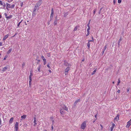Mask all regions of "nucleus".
<instances>
[{
	"label": "nucleus",
	"instance_id": "nucleus-1",
	"mask_svg": "<svg viewBox=\"0 0 131 131\" xmlns=\"http://www.w3.org/2000/svg\"><path fill=\"white\" fill-rule=\"evenodd\" d=\"M86 126V124L85 121L81 125V128L82 129H84Z\"/></svg>",
	"mask_w": 131,
	"mask_h": 131
},
{
	"label": "nucleus",
	"instance_id": "nucleus-2",
	"mask_svg": "<svg viewBox=\"0 0 131 131\" xmlns=\"http://www.w3.org/2000/svg\"><path fill=\"white\" fill-rule=\"evenodd\" d=\"M70 69V68L69 67H68L66 68L65 70V75L67 74L68 72Z\"/></svg>",
	"mask_w": 131,
	"mask_h": 131
},
{
	"label": "nucleus",
	"instance_id": "nucleus-3",
	"mask_svg": "<svg viewBox=\"0 0 131 131\" xmlns=\"http://www.w3.org/2000/svg\"><path fill=\"white\" fill-rule=\"evenodd\" d=\"M9 69V67L8 66H7L3 68L2 71L4 72L6 71L7 69Z\"/></svg>",
	"mask_w": 131,
	"mask_h": 131
},
{
	"label": "nucleus",
	"instance_id": "nucleus-4",
	"mask_svg": "<svg viewBox=\"0 0 131 131\" xmlns=\"http://www.w3.org/2000/svg\"><path fill=\"white\" fill-rule=\"evenodd\" d=\"M64 112V110L62 108H61L60 109V112L62 115H63Z\"/></svg>",
	"mask_w": 131,
	"mask_h": 131
},
{
	"label": "nucleus",
	"instance_id": "nucleus-5",
	"mask_svg": "<svg viewBox=\"0 0 131 131\" xmlns=\"http://www.w3.org/2000/svg\"><path fill=\"white\" fill-rule=\"evenodd\" d=\"M131 125V119H130V120L129 121L127 122V124L126 126V127L127 128H128Z\"/></svg>",
	"mask_w": 131,
	"mask_h": 131
},
{
	"label": "nucleus",
	"instance_id": "nucleus-6",
	"mask_svg": "<svg viewBox=\"0 0 131 131\" xmlns=\"http://www.w3.org/2000/svg\"><path fill=\"white\" fill-rule=\"evenodd\" d=\"M36 10V9H34L32 13V16H35L37 12Z\"/></svg>",
	"mask_w": 131,
	"mask_h": 131
},
{
	"label": "nucleus",
	"instance_id": "nucleus-7",
	"mask_svg": "<svg viewBox=\"0 0 131 131\" xmlns=\"http://www.w3.org/2000/svg\"><path fill=\"white\" fill-rule=\"evenodd\" d=\"M62 108L64 109V110H65L66 111H68V107L66 106L65 105H63V106L62 107Z\"/></svg>",
	"mask_w": 131,
	"mask_h": 131
},
{
	"label": "nucleus",
	"instance_id": "nucleus-8",
	"mask_svg": "<svg viewBox=\"0 0 131 131\" xmlns=\"http://www.w3.org/2000/svg\"><path fill=\"white\" fill-rule=\"evenodd\" d=\"M119 115L117 114L116 117L114 118V120L115 121H118L119 120Z\"/></svg>",
	"mask_w": 131,
	"mask_h": 131
},
{
	"label": "nucleus",
	"instance_id": "nucleus-9",
	"mask_svg": "<svg viewBox=\"0 0 131 131\" xmlns=\"http://www.w3.org/2000/svg\"><path fill=\"white\" fill-rule=\"evenodd\" d=\"M64 64L65 66H71V65L70 64H69L68 63L66 62H64Z\"/></svg>",
	"mask_w": 131,
	"mask_h": 131
},
{
	"label": "nucleus",
	"instance_id": "nucleus-10",
	"mask_svg": "<svg viewBox=\"0 0 131 131\" xmlns=\"http://www.w3.org/2000/svg\"><path fill=\"white\" fill-rule=\"evenodd\" d=\"M122 40V37H120V39H119V40L118 41V47H119V46L120 45V42Z\"/></svg>",
	"mask_w": 131,
	"mask_h": 131
},
{
	"label": "nucleus",
	"instance_id": "nucleus-11",
	"mask_svg": "<svg viewBox=\"0 0 131 131\" xmlns=\"http://www.w3.org/2000/svg\"><path fill=\"white\" fill-rule=\"evenodd\" d=\"M58 20V18L57 16H56L55 18V20L54 21V25H56L57 24V20Z\"/></svg>",
	"mask_w": 131,
	"mask_h": 131
},
{
	"label": "nucleus",
	"instance_id": "nucleus-12",
	"mask_svg": "<svg viewBox=\"0 0 131 131\" xmlns=\"http://www.w3.org/2000/svg\"><path fill=\"white\" fill-rule=\"evenodd\" d=\"M30 74L29 76V80H31V79H32L31 77L32 75V72H31V71H30Z\"/></svg>",
	"mask_w": 131,
	"mask_h": 131
},
{
	"label": "nucleus",
	"instance_id": "nucleus-13",
	"mask_svg": "<svg viewBox=\"0 0 131 131\" xmlns=\"http://www.w3.org/2000/svg\"><path fill=\"white\" fill-rule=\"evenodd\" d=\"M8 34H7V35H6L5 36L3 39V40H6V39L8 37Z\"/></svg>",
	"mask_w": 131,
	"mask_h": 131
},
{
	"label": "nucleus",
	"instance_id": "nucleus-14",
	"mask_svg": "<svg viewBox=\"0 0 131 131\" xmlns=\"http://www.w3.org/2000/svg\"><path fill=\"white\" fill-rule=\"evenodd\" d=\"M41 4V2H38L36 4V6H35V7H38Z\"/></svg>",
	"mask_w": 131,
	"mask_h": 131
},
{
	"label": "nucleus",
	"instance_id": "nucleus-15",
	"mask_svg": "<svg viewBox=\"0 0 131 131\" xmlns=\"http://www.w3.org/2000/svg\"><path fill=\"white\" fill-rule=\"evenodd\" d=\"M10 6H11V5L10 4L7 3L6 8H10Z\"/></svg>",
	"mask_w": 131,
	"mask_h": 131
},
{
	"label": "nucleus",
	"instance_id": "nucleus-16",
	"mask_svg": "<svg viewBox=\"0 0 131 131\" xmlns=\"http://www.w3.org/2000/svg\"><path fill=\"white\" fill-rule=\"evenodd\" d=\"M12 50V48H10L7 51V53L9 54Z\"/></svg>",
	"mask_w": 131,
	"mask_h": 131
},
{
	"label": "nucleus",
	"instance_id": "nucleus-17",
	"mask_svg": "<svg viewBox=\"0 0 131 131\" xmlns=\"http://www.w3.org/2000/svg\"><path fill=\"white\" fill-rule=\"evenodd\" d=\"M41 65H40L38 68V69H37L38 70V71H39V72H40V68H41Z\"/></svg>",
	"mask_w": 131,
	"mask_h": 131
},
{
	"label": "nucleus",
	"instance_id": "nucleus-18",
	"mask_svg": "<svg viewBox=\"0 0 131 131\" xmlns=\"http://www.w3.org/2000/svg\"><path fill=\"white\" fill-rule=\"evenodd\" d=\"M13 117L11 118L10 120V121H9V123H11L13 121Z\"/></svg>",
	"mask_w": 131,
	"mask_h": 131
},
{
	"label": "nucleus",
	"instance_id": "nucleus-19",
	"mask_svg": "<svg viewBox=\"0 0 131 131\" xmlns=\"http://www.w3.org/2000/svg\"><path fill=\"white\" fill-rule=\"evenodd\" d=\"M12 17V15H10L9 16H8L6 18L7 19H10V18H11Z\"/></svg>",
	"mask_w": 131,
	"mask_h": 131
},
{
	"label": "nucleus",
	"instance_id": "nucleus-20",
	"mask_svg": "<svg viewBox=\"0 0 131 131\" xmlns=\"http://www.w3.org/2000/svg\"><path fill=\"white\" fill-rule=\"evenodd\" d=\"M26 116V115H24L21 116V118L25 119Z\"/></svg>",
	"mask_w": 131,
	"mask_h": 131
},
{
	"label": "nucleus",
	"instance_id": "nucleus-21",
	"mask_svg": "<svg viewBox=\"0 0 131 131\" xmlns=\"http://www.w3.org/2000/svg\"><path fill=\"white\" fill-rule=\"evenodd\" d=\"M53 14H51L50 16V21H51V20L52 19L53 17Z\"/></svg>",
	"mask_w": 131,
	"mask_h": 131
},
{
	"label": "nucleus",
	"instance_id": "nucleus-22",
	"mask_svg": "<svg viewBox=\"0 0 131 131\" xmlns=\"http://www.w3.org/2000/svg\"><path fill=\"white\" fill-rule=\"evenodd\" d=\"M80 101V99H79L78 100H76L75 102H76V103L77 104V103L78 102H79Z\"/></svg>",
	"mask_w": 131,
	"mask_h": 131
},
{
	"label": "nucleus",
	"instance_id": "nucleus-23",
	"mask_svg": "<svg viewBox=\"0 0 131 131\" xmlns=\"http://www.w3.org/2000/svg\"><path fill=\"white\" fill-rule=\"evenodd\" d=\"M96 69H95V70L94 71H93V72H92V75H93L96 72Z\"/></svg>",
	"mask_w": 131,
	"mask_h": 131
},
{
	"label": "nucleus",
	"instance_id": "nucleus-24",
	"mask_svg": "<svg viewBox=\"0 0 131 131\" xmlns=\"http://www.w3.org/2000/svg\"><path fill=\"white\" fill-rule=\"evenodd\" d=\"M68 14V12H67L66 13H64V17H65L66 16H67V15Z\"/></svg>",
	"mask_w": 131,
	"mask_h": 131
},
{
	"label": "nucleus",
	"instance_id": "nucleus-25",
	"mask_svg": "<svg viewBox=\"0 0 131 131\" xmlns=\"http://www.w3.org/2000/svg\"><path fill=\"white\" fill-rule=\"evenodd\" d=\"M15 131H18V126H15Z\"/></svg>",
	"mask_w": 131,
	"mask_h": 131
},
{
	"label": "nucleus",
	"instance_id": "nucleus-26",
	"mask_svg": "<svg viewBox=\"0 0 131 131\" xmlns=\"http://www.w3.org/2000/svg\"><path fill=\"white\" fill-rule=\"evenodd\" d=\"M78 27H79V26H76V27H75L73 30L74 31H76L77 30V29Z\"/></svg>",
	"mask_w": 131,
	"mask_h": 131
},
{
	"label": "nucleus",
	"instance_id": "nucleus-27",
	"mask_svg": "<svg viewBox=\"0 0 131 131\" xmlns=\"http://www.w3.org/2000/svg\"><path fill=\"white\" fill-rule=\"evenodd\" d=\"M90 21H91V20H90L89 21V22L88 23V24L87 26H88V27H90Z\"/></svg>",
	"mask_w": 131,
	"mask_h": 131
},
{
	"label": "nucleus",
	"instance_id": "nucleus-28",
	"mask_svg": "<svg viewBox=\"0 0 131 131\" xmlns=\"http://www.w3.org/2000/svg\"><path fill=\"white\" fill-rule=\"evenodd\" d=\"M88 28L87 29V31L88 32H90L89 30L90 29V27H88Z\"/></svg>",
	"mask_w": 131,
	"mask_h": 131
},
{
	"label": "nucleus",
	"instance_id": "nucleus-29",
	"mask_svg": "<svg viewBox=\"0 0 131 131\" xmlns=\"http://www.w3.org/2000/svg\"><path fill=\"white\" fill-rule=\"evenodd\" d=\"M14 4H13L12 5H11V6L10 7L11 8H14Z\"/></svg>",
	"mask_w": 131,
	"mask_h": 131
},
{
	"label": "nucleus",
	"instance_id": "nucleus-30",
	"mask_svg": "<svg viewBox=\"0 0 131 131\" xmlns=\"http://www.w3.org/2000/svg\"><path fill=\"white\" fill-rule=\"evenodd\" d=\"M90 43L89 42H88V43L87 44V46L89 48L90 47Z\"/></svg>",
	"mask_w": 131,
	"mask_h": 131
},
{
	"label": "nucleus",
	"instance_id": "nucleus-31",
	"mask_svg": "<svg viewBox=\"0 0 131 131\" xmlns=\"http://www.w3.org/2000/svg\"><path fill=\"white\" fill-rule=\"evenodd\" d=\"M25 65V63L24 62H23V64H22V67L23 68H24Z\"/></svg>",
	"mask_w": 131,
	"mask_h": 131
},
{
	"label": "nucleus",
	"instance_id": "nucleus-32",
	"mask_svg": "<svg viewBox=\"0 0 131 131\" xmlns=\"http://www.w3.org/2000/svg\"><path fill=\"white\" fill-rule=\"evenodd\" d=\"M36 121H34V126H35L37 124V123H36Z\"/></svg>",
	"mask_w": 131,
	"mask_h": 131
},
{
	"label": "nucleus",
	"instance_id": "nucleus-33",
	"mask_svg": "<svg viewBox=\"0 0 131 131\" xmlns=\"http://www.w3.org/2000/svg\"><path fill=\"white\" fill-rule=\"evenodd\" d=\"M54 13V11L53 10V9H52L51 10V14H53Z\"/></svg>",
	"mask_w": 131,
	"mask_h": 131
},
{
	"label": "nucleus",
	"instance_id": "nucleus-34",
	"mask_svg": "<svg viewBox=\"0 0 131 131\" xmlns=\"http://www.w3.org/2000/svg\"><path fill=\"white\" fill-rule=\"evenodd\" d=\"M31 81H32V79H31V80H29V85H31Z\"/></svg>",
	"mask_w": 131,
	"mask_h": 131
},
{
	"label": "nucleus",
	"instance_id": "nucleus-35",
	"mask_svg": "<svg viewBox=\"0 0 131 131\" xmlns=\"http://www.w3.org/2000/svg\"><path fill=\"white\" fill-rule=\"evenodd\" d=\"M18 122H16V124H15V126H18Z\"/></svg>",
	"mask_w": 131,
	"mask_h": 131
},
{
	"label": "nucleus",
	"instance_id": "nucleus-36",
	"mask_svg": "<svg viewBox=\"0 0 131 131\" xmlns=\"http://www.w3.org/2000/svg\"><path fill=\"white\" fill-rule=\"evenodd\" d=\"M120 80H119V79H118V83H117V85H119V83H120Z\"/></svg>",
	"mask_w": 131,
	"mask_h": 131
},
{
	"label": "nucleus",
	"instance_id": "nucleus-37",
	"mask_svg": "<svg viewBox=\"0 0 131 131\" xmlns=\"http://www.w3.org/2000/svg\"><path fill=\"white\" fill-rule=\"evenodd\" d=\"M77 105V104L76 102H75L73 104V106L75 107Z\"/></svg>",
	"mask_w": 131,
	"mask_h": 131
},
{
	"label": "nucleus",
	"instance_id": "nucleus-38",
	"mask_svg": "<svg viewBox=\"0 0 131 131\" xmlns=\"http://www.w3.org/2000/svg\"><path fill=\"white\" fill-rule=\"evenodd\" d=\"M122 0H118V3H121Z\"/></svg>",
	"mask_w": 131,
	"mask_h": 131
},
{
	"label": "nucleus",
	"instance_id": "nucleus-39",
	"mask_svg": "<svg viewBox=\"0 0 131 131\" xmlns=\"http://www.w3.org/2000/svg\"><path fill=\"white\" fill-rule=\"evenodd\" d=\"M21 23V22H19V23L17 25V27H19V26L20 24Z\"/></svg>",
	"mask_w": 131,
	"mask_h": 131
},
{
	"label": "nucleus",
	"instance_id": "nucleus-40",
	"mask_svg": "<svg viewBox=\"0 0 131 131\" xmlns=\"http://www.w3.org/2000/svg\"><path fill=\"white\" fill-rule=\"evenodd\" d=\"M113 3L114 4H115L116 3V0H113Z\"/></svg>",
	"mask_w": 131,
	"mask_h": 131
},
{
	"label": "nucleus",
	"instance_id": "nucleus-41",
	"mask_svg": "<svg viewBox=\"0 0 131 131\" xmlns=\"http://www.w3.org/2000/svg\"><path fill=\"white\" fill-rule=\"evenodd\" d=\"M4 15L6 17H6H8V16H7V14L6 13H5L4 14Z\"/></svg>",
	"mask_w": 131,
	"mask_h": 131
},
{
	"label": "nucleus",
	"instance_id": "nucleus-42",
	"mask_svg": "<svg viewBox=\"0 0 131 131\" xmlns=\"http://www.w3.org/2000/svg\"><path fill=\"white\" fill-rule=\"evenodd\" d=\"M130 89L129 88H127V92H129V90H130Z\"/></svg>",
	"mask_w": 131,
	"mask_h": 131
},
{
	"label": "nucleus",
	"instance_id": "nucleus-43",
	"mask_svg": "<svg viewBox=\"0 0 131 131\" xmlns=\"http://www.w3.org/2000/svg\"><path fill=\"white\" fill-rule=\"evenodd\" d=\"M97 114H96V115H95L94 116V117H95V118L96 119H97Z\"/></svg>",
	"mask_w": 131,
	"mask_h": 131
},
{
	"label": "nucleus",
	"instance_id": "nucleus-44",
	"mask_svg": "<svg viewBox=\"0 0 131 131\" xmlns=\"http://www.w3.org/2000/svg\"><path fill=\"white\" fill-rule=\"evenodd\" d=\"M47 66L49 68H50V67L49 66V64H48L47 65Z\"/></svg>",
	"mask_w": 131,
	"mask_h": 131
},
{
	"label": "nucleus",
	"instance_id": "nucleus-45",
	"mask_svg": "<svg viewBox=\"0 0 131 131\" xmlns=\"http://www.w3.org/2000/svg\"><path fill=\"white\" fill-rule=\"evenodd\" d=\"M51 128H52V130H53V126L52 125L51 126Z\"/></svg>",
	"mask_w": 131,
	"mask_h": 131
},
{
	"label": "nucleus",
	"instance_id": "nucleus-46",
	"mask_svg": "<svg viewBox=\"0 0 131 131\" xmlns=\"http://www.w3.org/2000/svg\"><path fill=\"white\" fill-rule=\"evenodd\" d=\"M42 59H43V60L44 62V61H46V59L45 58H43Z\"/></svg>",
	"mask_w": 131,
	"mask_h": 131
},
{
	"label": "nucleus",
	"instance_id": "nucleus-47",
	"mask_svg": "<svg viewBox=\"0 0 131 131\" xmlns=\"http://www.w3.org/2000/svg\"><path fill=\"white\" fill-rule=\"evenodd\" d=\"M89 34H90V32H87V34L86 35V36H87L89 35Z\"/></svg>",
	"mask_w": 131,
	"mask_h": 131
},
{
	"label": "nucleus",
	"instance_id": "nucleus-48",
	"mask_svg": "<svg viewBox=\"0 0 131 131\" xmlns=\"http://www.w3.org/2000/svg\"><path fill=\"white\" fill-rule=\"evenodd\" d=\"M120 92V91L119 90H118L117 91V92L118 93H119Z\"/></svg>",
	"mask_w": 131,
	"mask_h": 131
},
{
	"label": "nucleus",
	"instance_id": "nucleus-49",
	"mask_svg": "<svg viewBox=\"0 0 131 131\" xmlns=\"http://www.w3.org/2000/svg\"><path fill=\"white\" fill-rule=\"evenodd\" d=\"M2 2L1 1H0V5H3V4L2 3Z\"/></svg>",
	"mask_w": 131,
	"mask_h": 131
},
{
	"label": "nucleus",
	"instance_id": "nucleus-50",
	"mask_svg": "<svg viewBox=\"0 0 131 131\" xmlns=\"http://www.w3.org/2000/svg\"><path fill=\"white\" fill-rule=\"evenodd\" d=\"M50 20L48 22V25H49L50 24Z\"/></svg>",
	"mask_w": 131,
	"mask_h": 131
},
{
	"label": "nucleus",
	"instance_id": "nucleus-51",
	"mask_svg": "<svg viewBox=\"0 0 131 131\" xmlns=\"http://www.w3.org/2000/svg\"><path fill=\"white\" fill-rule=\"evenodd\" d=\"M44 65H45L46 63V61H44Z\"/></svg>",
	"mask_w": 131,
	"mask_h": 131
},
{
	"label": "nucleus",
	"instance_id": "nucleus-52",
	"mask_svg": "<svg viewBox=\"0 0 131 131\" xmlns=\"http://www.w3.org/2000/svg\"><path fill=\"white\" fill-rule=\"evenodd\" d=\"M34 121H36V117H34Z\"/></svg>",
	"mask_w": 131,
	"mask_h": 131
},
{
	"label": "nucleus",
	"instance_id": "nucleus-53",
	"mask_svg": "<svg viewBox=\"0 0 131 131\" xmlns=\"http://www.w3.org/2000/svg\"><path fill=\"white\" fill-rule=\"evenodd\" d=\"M7 57H6V56H5V58H4L3 60H6V58H7Z\"/></svg>",
	"mask_w": 131,
	"mask_h": 131
},
{
	"label": "nucleus",
	"instance_id": "nucleus-54",
	"mask_svg": "<svg viewBox=\"0 0 131 131\" xmlns=\"http://www.w3.org/2000/svg\"><path fill=\"white\" fill-rule=\"evenodd\" d=\"M93 40H90L89 41V42H93Z\"/></svg>",
	"mask_w": 131,
	"mask_h": 131
},
{
	"label": "nucleus",
	"instance_id": "nucleus-55",
	"mask_svg": "<svg viewBox=\"0 0 131 131\" xmlns=\"http://www.w3.org/2000/svg\"><path fill=\"white\" fill-rule=\"evenodd\" d=\"M2 42H0V46H2Z\"/></svg>",
	"mask_w": 131,
	"mask_h": 131
},
{
	"label": "nucleus",
	"instance_id": "nucleus-56",
	"mask_svg": "<svg viewBox=\"0 0 131 131\" xmlns=\"http://www.w3.org/2000/svg\"><path fill=\"white\" fill-rule=\"evenodd\" d=\"M115 125L114 124H112V126H113L114 127V126Z\"/></svg>",
	"mask_w": 131,
	"mask_h": 131
},
{
	"label": "nucleus",
	"instance_id": "nucleus-57",
	"mask_svg": "<svg viewBox=\"0 0 131 131\" xmlns=\"http://www.w3.org/2000/svg\"><path fill=\"white\" fill-rule=\"evenodd\" d=\"M42 0H40L38 2H41H41H42Z\"/></svg>",
	"mask_w": 131,
	"mask_h": 131
},
{
	"label": "nucleus",
	"instance_id": "nucleus-58",
	"mask_svg": "<svg viewBox=\"0 0 131 131\" xmlns=\"http://www.w3.org/2000/svg\"><path fill=\"white\" fill-rule=\"evenodd\" d=\"M49 71L50 73H51V71L50 70H49Z\"/></svg>",
	"mask_w": 131,
	"mask_h": 131
},
{
	"label": "nucleus",
	"instance_id": "nucleus-59",
	"mask_svg": "<svg viewBox=\"0 0 131 131\" xmlns=\"http://www.w3.org/2000/svg\"><path fill=\"white\" fill-rule=\"evenodd\" d=\"M41 57V58H42V59H43V58H44V57L43 56H42Z\"/></svg>",
	"mask_w": 131,
	"mask_h": 131
},
{
	"label": "nucleus",
	"instance_id": "nucleus-60",
	"mask_svg": "<svg viewBox=\"0 0 131 131\" xmlns=\"http://www.w3.org/2000/svg\"><path fill=\"white\" fill-rule=\"evenodd\" d=\"M100 125L101 126V128L102 129V128H103V126H102V125H101V124H100Z\"/></svg>",
	"mask_w": 131,
	"mask_h": 131
},
{
	"label": "nucleus",
	"instance_id": "nucleus-61",
	"mask_svg": "<svg viewBox=\"0 0 131 131\" xmlns=\"http://www.w3.org/2000/svg\"><path fill=\"white\" fill-rule=\"evenodd\" d=\"M96 10H95L94 11V14H95V12H96Z\"/></svg>",
	"mask_w": 131,
	"mask_h": 131
},
{
	"label": "nucleus",
	"instance_id": "nucleus-62",
	"mask_svg": "<svg viewBox=\"0 0 131 131\" xmlns=\"http://www.w3.org/2000/svg\"><path fill=\"white\" fill-rule=\"evenodd\" d=\"M96 120V119H95V120H94L93 121V123H94V122H95V121Z\"/></svg>",
	"mask_w": 131,
	"mask_h": 131
},
{
	"label": "nucleus",
	"instance_id": "nucleus-63",
	"mask_svg": "<svg viewBox=\"0 0 131 131\" xmlns=\"http://www.w3.org/2000/svg\"><path fill=\"white\" fill-rule=\"evenodd\" d=\"M101 9H100V11H99V14H100V13H101Z\"/></svg>",
	"mask_w": 131,
	"mask_h": 131
},
{
	"label": "nucleus",
	"instance_id": "nucleus-64",
	"mask_svg": "<svg viewBox=\"0 0 131 131\" xmlns=\"http://www.w3.org/2000/svg\"><path fill=\"white\" fill-rule=\"evenodd\" d=\"M109 130L110 131H111L110 128H109Z\"/></svg>",
	"mask_w": 131,
	"mask_h": 131
}]
</instances>
